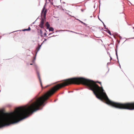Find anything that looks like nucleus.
<instances>
[{
  "mask_svg": "<svg viewBox=\"0 0 134 134\" xmlns=\"http://www.w3.org/2000/svg\"><path fill=\"white\" fill-rule=\"evenodd\" d=\"M31 30V28H30V27H29V28L27 29H25L23 30V31H30Z\"/></svg>",
  "mask_w": 134,
  "mask_h": 134,
  "instance_id": "7",
  "label": "nucleus"
},
{
  "mask_svg": "<svg viewBox=\"0 0 134 134\" xmlns=\"http://www.w3.org/2000/svg\"><path fill=\"white\" fill-rule=\"evenodd\" d=\"M108 33L110 35H111V33L109 30H108Z\"/></svg>",
  "mask_w": 134,
  "mask_h": 134,
  "instance_id": "10",
  "label": "nucleus"
},
{
  "mask_svg": "<svg viewBox=\"0 0 134 134\" xmlns=\"http://www.w3.org/2000/svg\"><path fill=\"white\" fill-rule=\"evenodd\" d=\"M37 75H38V78L39 79V80L40 82V85H41V87L42 88H43V86H42V82L41 80V78L40 77V74L38 72V73H37Z\"/></svg>",
  "mask_w": 134,
  "mask_h": 134,
  "instance_id": "5",
  "label": "nucleus"
},
{
  "mask_svg": "<svg viewBox=\"0 0 134 134\" xmlns=\"http://www.w3.org/2000/svg\"><path fill=\"white\" fill-rule=\"evenodd\" d=\"M30 65H32V64H30Z\"/></svg>",
  "mask_w": 134,
  "mask_h": 134,
  "instance_id": "13",
  "label": "nucleus"
},
{
  "mask_svg": "<svg viewBox=\"0 0 134 134\" xmlns=\"http://www.w3.org/2000/svg\"><path fill=\"white\" fill-rule=\"evenodd\" d=\"M48 29H49V31H54V29L52 27H50Z\"/></svg>",
  "mask_w": 134,
  "mask_h": 134,
  "instance_id": "8",
  "label": "nucleus"
},
{
  "mask_svg": "<svg viewBox=\"0 0 134 134\" xmlns=\"http://www.w3.org/2000/svg\"><path fill=\"white\" fill-rule=\"evenodd\" d=\"M71 32H72V31H71ZM74 32L75 33V32ZM75 33H76V32H75Z\"/></svg>",
  "mask_w": 134,
  "mask_h": 134,
  "instance_id": "12",
  "label": "nucleus"
},
{
  "mask_svg": "<svg viewBox=\"0 0 134 134\" xmlns=\"http://www.w3.org/2000/svg\"><path fill=\"white\" fill-rule=\"evenodd\" d=\"M49 1H50L51 0H48Z\"/></svg>",
  "mask_w": 134,
  "mask_h": 134,
  "instance_id": "15",
  "label": "nucleus"
},
{
  "mask_svg": "<svg viewBox=\"0 0 134 134\" xmlns=\"http://www.w3.org/2000/svg\"><path fill=\"white\" fill-rule=\"evenodd\" d=\"M46 26L47 27V29H48L50 27V25L48 22H47L46 23Z\"/></svg>",
  "mask_w": 134,
  "mask_h": 134,
  "instance_id": "6",
  "label": "nucleus"
},
{
  "mask_svg": "<svg viewBox=\"0 0 134 134\" xmlns=\"http://www.w3.org/2000/svg\"><path fill=\"white\" fill-rule=\"evenodd\" d=\"M40 35L42 37L44 36H46V32L44 33V34H43V32L41 30H40Z\"/></svg>",
  "mask_w": 134,
  "mask_h": 134,
  "instance_id": "4",
  "label": "nucleus"
},
{
  "mask_svg": "<svg viewBox=\"0 0 134 134\" xmlns=\"http://www.w3.org/2000/svg\"><path fill=\"white\" fill-rule=\"evenodd\" d=\"M44 23V19L43 18H42L40 24L39 25L40 27L41 28H43L44 25L43 24Z\"/></svg>",
  "mask_w": 134,
  "mask_h": 134,
  "instance_id": "3",
  "label": "nucleus"
},
{
  "mask_svg": "<svg viewBox=\"0 0 134 134\" xmlns=\"http://www.w3.org/2000/svg\"><path fill=\"white\" fill-rule=\"evenodd\" d=\"M100 84L99 87L94 81L83 77H74L64 80L62 83L58 84L54 86L47 92V99L49 97L53 94L60 88L69 85L82 84L86 85L90 89L93 91L96 97L101 100H104L106 103L114 107L120 109H125L129 110L134 109V102L121 103L115 102L110 101L108 99L106 93L102 87L101 82H97Z\"/></svg>",
  "mask_w": 134,
  "mask_h": 134,
  "instance_id": "1",
  "label": "nucleus"
},
{
  "mask_svg": "<svg viewBox=\"0 0 134 134\" xmlns=\"http://www.w3.org/2000/svg\"><path fill=\"white\" fill-rule=\"evenodd\" d=\"M48 86V85H47V86H45V87H44V88H46Z\"/></svg>",
  "mask_w": 134,
  "mask_h": 134,
  "instance_id": "11",
  "label": "nucleus"
},
{
  "mask_svg": "<svg viewBox=\"0 0 134 134\" xmlns=\"http://www.w3.org/2000/svg\"><path fill=\"white\" fill-rule=\"evenodd\" d=\"M47 12V9H45V5H44L41 12V15L42 16H43L44 18H45Z\"/></svg>",
  "mask_w": 134,
  "mask_h": 134,
  "instance_id": "2",
  "label": "nucleus"
},
{
  "mask_svg": "<svg viewBox=\"0 0 134 134\" xmlns=\"http://www.w3.org/2000/svg\"><path fill=\"white\" fill-rule=\"evenodd\" d=\"M45 30V31H46V30Z\"/></svg>",
  "mask_w": 134,
  "mask_h": 134,
  "instance_id": "14",
  "label": "nucleus"
},
{
  "mask_svg": "<svg viewBox=\"0 0 134 134\" xmlns=\"http://www.w3.org/2000/svg\"><path fill=\"white\" fill-rule=\"evenodd\" d=\"M40 49V47L39 46H38V47H37V48H36V51H37L36 52V54L38 51Z\"/></svg>",
  "mask_w": 134,
  "mask_h": 134,
  "instance_id": "9",
  "label": "nucleus"
}]
</instances>
